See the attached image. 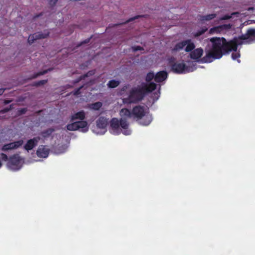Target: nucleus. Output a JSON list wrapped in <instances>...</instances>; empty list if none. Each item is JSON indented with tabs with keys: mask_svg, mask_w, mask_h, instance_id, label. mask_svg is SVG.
<instances>
[{
	"mask_svg": "<svg viewBox=\"0 0 255 255\" xmlns=\"http://www.w3.org/2000/svg\"><path fill=\"white\" fill-rule=\"evenodd\" d=\"M255 41V29H251L240 37L235 38L233 40L227 42L224 38L214 37L210 40V43L205 49L206 55L202 59L205 63H210L216 59L222 57L224 53L230 51L234 52L232 54L234 60L240 62L239 58L240 53L237 51V46L243 44H250Z\"/></svg>",
	"mask_w": 255,
	"mask_h": 255,
	"instance_id": "f257e3e1",
	"label": "nucleus"
},
{
	"mask_svg": "<svg viewBox=\"0 0 255 255\" xmlns=\"http://www.w3.org/2000/svg\"><path fill=\"white\" fill-rule=\"evenodd\" d=\"M157 85L153 82L149 84L142 83L136 87L132 88L129 91V94L127 96L124 95V92L127 91L128 88V86L123 87L120 94L123 95V102L125 104L135 103L141 101L145 94L151 92L156 89Z\"/></svg>",
	"mask_w": 255,
	"mask_h": 255,
	"instance_id": "f03ea898",
	"label": "nucleus"
},
{
	"mask_svg": "<svg viewBox=\"0 0 255 255\" xmlns=\"http://www.w3.org/2000/svg\"><path fill=\"white\" fill-rule=\"evenodd\" d=\"M121 117L120 121L117 118H113L110 122V132L114 135H118L122 132L126 135H130L131 130L128 128L127 119L132 116V113L127 109H123L120 111Z\"/></svg>",
	"mask_w": 255,
	"mask_h": 255,
	"instance_id": "7ed1b4c3",
	"label": "nucleus"
},
{
	"mask_svg": "<svg viewBox=\"0 0 255 255\" xmlns=\"http://www.w3.org/2000/svg\"><path fill=\"white\" fill-rule=\"evenodd\" d=\"M195 46L191 40H186L177 43L173 49V51H185L190 52V57L194 60H198L203 53V50L201 48L195 49Z\"/></svg>",
	"mask_w": 255,
	"mask_h": 255,
	"instance_id": "20e7f679",
	"label": "nucleus"
},
{
	"mask_svg": "<svg viewBox=\"0 0 255 255\" xmlns=\"http://www.w3.org/2000/svg\"><path fill=\"white\" fill-rule=\"evenodd\" d=\"M132 116L141 125L147 126L151 122L152 118L149 113L148 109L143 106H136L132 112Z\"/></svg>",
	"mask_w": 255,
	"mask_h": 255,
	"instance_id": "39448f33",
	"label": "nucleus"
},
{
	"mask_svg": "<svg viewBox=\"0 0 255 255\" xmlns=\"http://www.w3.org/2000/svg\"><path fill=\"white\" fill-rule=\"evenodd\" d=\"M192 66H186L183 62H177L172 65V71L177 74H183L192 72L196 69L193 63Z\"/></svg>",
	"mask_w": 255,
	"mask_h": 255,
	"instance_id": "423d86ee",
	"label": "nucleus"
},
{
	"mask_svg": "<svg viewBox=\"0 0 255 255\" xmlns=\"http://www.w3.org/2000/svg\"><path fill=\"white\" fill-rule=\"evenodd\" d=\"M24 163V160L18 155H14L9 159L7 163L8 168L16 171L20 169Z\"/></svg>",
	"mask_w": 255,
	"mask_h": 255,
	"instance_id": "0eeeda50",
	"label": "nucleus"
},
{
	"mask_svg": "<svg viewBox=\"0 0 255 255\" xmlns=\"http://www.w3.org/2000/svg\"><path fill=\"white\" fill-rule=\"evenodd\" d=\"M67 129L69 130H79L83 132H86L89 130V126L86 121H78L68 124L67 126Z\"/></svg>",
	"mask_w": 255,
	"mask_h": 255,
	"instance_id": "6e6552de",
	"label": "nucleus"
},
{
	"mask_svg": "<svg viewBox=\"0 0 255 255\" xmlns=\"http://www.w3.org/2000/svg\"><path fill=\"white\" fill-rule=\"evenodd\" d=\"M108 120L104 117H100L96 122V126L95 127L93 131L97 134H104L107 131V126Z\"/></svg>",
	"mask_w": 255,
	"mask_h": 255,
	"instance_id": "1a4fd4ad",
	"label": "nucleus"
},
{
	"mask_svg": "<svg viewBox=\"0 0 255 255\" xmlns=\"http://www.w3.org/2000/svg\"><path fill=\"white\" fill-rule=\"evenodd\" d=\"M167 73L164 71L157 72L155 75L153 72H149L146 77L147 82H150L153 78L157 83H160L164 81L167 78Z\"/></svg>",
	"mask_w": 255,
	"mask_h": 255,
	"instance_id": "9d476101",
	"label": "nucleus"
},
{
	"mask_svg": "<svg viewBox=\"0 0 255 255\" xmlns=\"http://www.w3.org/2000/svg\"><path fill=\"white\" fill-rule=\"evenodd\" d=\"M232 26V25L231 24H226L215 26L209 30V33L211 34L225 33L231 29Z\"/></svg>",
	"mask_w": 255,
	"mask_h": 255,
	"instance_id": "9b49d317",
	"label": "nucleus"
},
{
	"mask_svg": "<svg viewBox=\"0 0 255 255\" xmlns=\"http://www.w3.org/2000/svg\"><path fill=\"white\" fill-rule=\"evenodd\" d=\"M23 140L22 139L4 144L1 147V150L5 152H9L15 150L22 145Z\"/></svg>",
	"mask_w": 255,
	"mask_h": 255,
	"instance_id": "f8f14e48",
	"label": "nucleus"
},
{
	"mask_svg": "<svg viewBox=\"0 0 255 255\" xmlns=\"http://www.w3.org/2000/svg\"><path fill=\"white\" fill-rule=\"evenodd\" d=\"M49 34V32L47 31H44L43 32H37L29 36L28 38V42L29 43L31 44L35 40L44 38L46 37Z\"/></svg>",
	"mask_w": 255,
	"mask_h": 255,
	"instance_id": "ddd939ff",
	"label": "nucleus"
},
{
	"mask_svg": "<svg viewBox=\"0 0 255 255\" xmlns=\"http://www.w3.org/2000/svg\"><path fill=\"white\" fill-rule=\"evenodd\" d=\"M49 153V149L46 146L40 145L36 151L37 156L39 157L46 158Z\"/></svg>",
	"mask_w": 255,
	"mask_h": 255,
	"instance_id": "4468645a",
	"label": "nucleus"
},
{
	"mask_svg": "<svg viewBox=\"0 0 255 255\" xmlns=\"http://www.w3.org/2000/svg\"><path fill=\"white\" fill-rule=\"evenodd\" d=\"M39 139V137H36L28 140L24 146V149L27 151L31 150L37 144Z\"/></svg>",
	"mask_w": 255,
	"mask_h": 255,
	"instance_id": "2eb2a0df",
	"label": "nucleus"
},
{
	"mask_svg": "<svg viewBox=\"0 0 255 255\" xmlns=\"http://www.w3.org/2000/svg\"><path fill=\"white\" fill-rule=\"evenodd\" d=\"M85 118V113L84 111L77 112L71 116V121L73 122L78 121L84 120Z\"/></svg>",
	"mask_w": 255,
	"mask_h": 255,
	"instance_id": "dca6fc26",
	"label": "nucleus"
},
{
	"mask_svg": "<svg viewBox=\"0 0 255 255\" xmlns=\"http://www.w3.org/2000/svg\"><path fill=\"white\" fill-rule=\"evenodd\" d=\"M103 106V103L100 102H96L93 104H88L87 106L88 109L94 111L99 110Z\"/></svg>",
	"mask_w": 255,
	"mask_h": 255,
	"instance_id": "f3484780",
	"label": "nucleus"
},
{
	"mask_svg": "<svg viewBox=\"0 0 255 255\" xmlns=\"http://www.w3.org/2000/svg\"><path fill=\"white\" fill-rule=\"evenodd\" d=\"M216 16L217 14L216 13H212L206 15L201 16L200 20L202 22L209 21L214 19L215 17H216Z\"/></svg>",
	"mask_w": 255,
	"mask_h": 255,
	"instance_id": "a211bd4d",
	"label": "nucleus"
},
{
	"mask_svg": "<svg viewBox=\"0 0 255 255\" xmlns=\"http://www.w3.org/2000/svg\"><path fill=\"white\" fill-rule=\"evenodd\" d=\"M120 84V81L112 80L109 82L108 83V86L109 88H114L117 87Z\"/></svg>",
	"mask_w": 255,
	"mask_h": 255,
	"instance_id": "6ab92c4d",
	"label": "nucleus"
},
{
	"mask_svg": "<svg viewBox=\"0 0 255 255\" xmlns=\"http://www.w3.org/2000/svg\"><path fill=\"white\" fill-rule=\"evenodd\" d=\"M67 146L63 145V146H62L61 147H59V148L56 149L55 150L54 152L57 154H61V153L65 152L66 151V150H67Z\"/></svg>",
	"mask_w": 255,
	"mask_h": 255,
	"instance_id": "aec40b11",
	"label": "nucleus"
},
{
	"mask_svg": "<svg viewBox=\"0 0 255 255\" xmlns=\"http://www.w3.org/2000/svg\"><path fill=\"white\" fill-rule=\"evenodd\" d=\"M239 15V12H233L231 15L227 14V15L223 16V17L220 18V20H223L229 19L231 18H232L233 17V16H234V15L238 16Z\"/></svg>",
	"mask_w": 255,
	"mask_h": 255,
	"instance_id": "412c9836",
	"label": "nucleus"
},
{
	"mask_svg": "<svg viewBox=\"0 0 255 255\" xmlns=\"http://www.w3.org/2000/svg\"><path fill=\"white\" fill-rule=\"evenodd\" d=\"M94 73H95V72L94 71H90L87 74L84 75L83 77H82V78L85 81H90V82H91L92 80L91 79L89 78V77L90 76H92V75H94Z\"/></svg>",
	"mask_w": 255,
	"mask_h": 255,
	"instance_id": "4be33fe9",
	"label": "nucleus"
},
{
	"mask_svg": "<svg viewBox=\"0 0 255 255\" xmlns=\"http://www.w3.org/2000/svg\"><path fill=\"white\" fill-rule=\"evenodd\" d=\"M160 88V86H159L158 90L157 92H155L152 94V98L154 101H156L158 99L160 96L159 90Z\"/></svg>",
	"mask_w": 255,
	"mask_h": 255,
	"instance_id": "5701e85b",
	"label": "nucleus"
},
{
	"mask_svg": "<svg viewBox=\"0 0 255 255\" xmlns=\"http://www.w3.org/2000/svg\"><path fill=\"white\" fill-rule=\"evenodd\" d=\"M0 158H1V160L3 161H6L7 159V156L3 153H1L0 154ZM1 166L2 163L1 160H0V168L1 167Z\"/></svg>",
	"mask_w": 255,
	"mask_h": 255,
	"instance_id": "b1692460",
	"label": "nucleus"
},
{
	"mask_svg": "<svg viewBox=\"0 0 255 255\" xmlns=\"http://www.w3.org/2000/svg\"><path fill=\"white\" fill-rule=\"evenodd\" d=\"M53 132V130L52 129H49L45 131H43L42 132V136L43 137H47L48 136H49V135H50L52 132Z\"/></svg>",
	"mask_w": 255,
	"mask_h": 255,
	"instance_id": "393cba45",
	"label": "nucleus"
},
{
	"mask_svg": "<svg viewBox=\"0 0 255 255\" xmlns=\"http://www.w3.org/2000/svg\"><path fill=\"white\" fill-rule=\"evenodd\" d=\"M46 82H47V80H41V81H39V82H38L36 84V86H40V85H44L45 83H46Z\"/></svg>",
	"mask_w": 255,
	"mask_h": 255,
	"instance_id": "a878e982",
	"label": "nucleus"
},
{
	"mask_svg": "<svg viewBox=\"0 0 255 255\" xmlns=\"http://www.w3.org/2000/svg\"><path fill=\"white\" fill-rule=\"evenodd\" d=\"M46 72H47V71H43L42 72H40L36 74V75H35L33 77V78H36L38 76L43 75V74H45Z\"/></svg>",
	"mask_w": 255,
	"mask_h": 255,
	"instance_id": "bb28decb",
	"label": "nucleus"
},
{
	"mask_svg": "<svg viewBox=\"0 0 255 255\" xmlns=\"http://www.w3.org/2000/svg\"><path fill=\"white\" fill-rule=\"evenodd\" d=\"M141 48L139 46H135L132 47V49L134 51H137L141 50Z\"/></svg>",
	"mask_w": 255,
	"mask_h": 255,
	"instance_id": "cd10ccee",
	"label": "nucleus"
},
{
	"mask_svg": "<svg viewBox=\"0 0 255 255\" xmlns=\"http://www.w3.org/2000/svg\"><path fill=\"white\" fill-rule=\"evenodd\" d=\"M207 30V29H205L204 30H202V31L201 32H199L198 33H197V34L195 35L196 36H199L200 35H201L202 34H203L206 30Z\"/></svg>",
	"mask_w": 255,
	"mask_h": 255,
	"instance_id": "c85d7f7f",
	"label": "nucleus"
},
{
	"mask_svg": "<svg viewBox=\"0 0 255 255\" xmlns=\"http://www.w3.org/2000/svg\"><path fill=\"white\" fill-rule=\"evenodd\" d=\"M83 86H82L80 88H79L78 89H77L76 91H75L74 92V95H78L79 94V91L80 90V89H81Z\"/></svg>",
	"mask_w": 255,
	"mask_h": 255,
	"instance_id": "c756f323",
	"label": "nucleus"
},
{
	"mask_svg": "<svg viewBox=\"0 0 255 255\" xmlns=\"http://www.w3.org/2000/svg\"><path fill=\"white\" fill-rule=\"evenodd\" d=\"M4 91V90L3 89H0V96L3 93Z\"/></svg>",
	"mask_w": 255,
	"mask_h": 255,
	"instance_id": "7c9ffc66",
	"label": "nucleus"
},
{
	"mask_svg": "<svg viewBox=\"0 0 255 255\" xmlns=\"http://www.w3.org/2000/svg\"><path fill=\"white\" fill-rule=\"evenodd\" d=\"M57 0H50V3H55L56 1H57Z\"/></svg>",
	"mask_w": 255,
	"mask_h": 255,
	"instance_id": "2f4dec72",
	"label": "nucleus"
},
{
	"mask_svg": "<svg viewBox=\"0 0 255 255\" xmlns=\"http://www.w3.org/2000/svg\"><path fill=\"white\" fill-rule=\"evenodd\" d=\"M25 112V110L24 109H23L21 110V113H24Z\"/></svg>",
	"mask_w": 255,
	"mask_h": 255,
	"instance_id": "473e14b6",
	"label": "nucleus"
},
{
	"mask_svg": "<svg viewBox=\"0 0 255 255\" xmlns=\"http://www.w3.org/2000/svg\"><path fill=\"white\" fill-rule=\"evenodd\" d=\"M251 9H253V8H249V10Z\"/></svg>",
	"mask_w": 255,
	"mask_h": 255,
	"instance_id": "72a5a7b5",
	"label": "nucleus"
}]
</instances>
